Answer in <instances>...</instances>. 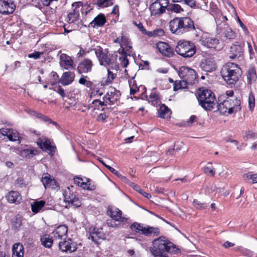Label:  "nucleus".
Returning <instances> with one entry per match:
<instances>
[{
  "mask_svg": "<svg viewBox=\"0 0 257 257\" xmlns=\"http://www.w3.org/2000/svg\"><path fill=\"white\" fill-rule=\"evenodd\" d=\"M181 22L180 18H176L171 20L169 23L170 30L173 34L177 35L182 34V30L181 29Z\"/></svg>",
  "mask_w": 257,
  "mask_h": 257,
  "instance_id": "26",
  "label": "nucleus"
},
{
  "mask_svg": "<svg viewBox=\"0 0 257 257\" xmlns=\"http://www.w3.org/2000/svg\"><path fill=\"white\" fill-rule=\"evenodd\" d=\"M78 82L79 84L85 85L88 88H90L92 84L91 81L86 80L84 77H81Z\"/></svg>",
  "mask_w": 257,
  "mask_h": 257,
  "instance_id": "57",
  "label": "nucleus"
},
{
  "mask_svg": "<svg viewBox=\"0 0 257 257\" xmlns=\"http://www.w3.org/2000/svg\"><path fill=\"white\" fill-rule=\"evenodd\" d=\"M90 230V237L91 239L95 242L98 243V239H104L105 235L101 228H97L95 227H91Z\"/></svg>",
  "mask_w": 257,
  "mask_h": 257,
  "instance_id": "24",
  "label": "nucleus"
},
{
  "mask_svg": "<svg viewBox=\"0 0 257 257\" xmlns=\"http://www.w3.org/2000/svg\"><path fill=\"white\" fill-rule=\"evenodd\" d=\"M95 55L98 59L99 63L106 68L110 67L112 70L117 72L119 66L117 63V56L108 54V51L100 46L94 48Z\"/></svg>",
  "mask_w": 257,
  "mask_h": 257,
  "instance_id": "3",
  "label": "nucleus"
},
{
  "mask_svg": "<svg viewBox=\"0 0 257 257\" xmlns=\"http://www.w3.org/2000/svg\"><path fill=\"white\" fill-rule=\"evenodd\" d=\"M64 196V201L66 204V208L73 207L76 208L81 205L80 199L70 191L69 187L65 190Z\"/></svg>",
  "mask_w": 257,
  "mask_h": 257,
  "instance_id": "10",
  "label": "nucleus"
},
{
  "mask_svg": "<svg viewBox=\"0 0 257 257\" xmlns=\"http://www.w3.org/2000/svg\"><path fill=\"white\" fill-rule=\"evenodd\" d=\"M15 8V5L12 0H2L1 2L0 13L2 14H12Z\"/></svg>",
  "mask_w": 257,
  "mask_h": 257,
  "instance_id": "17",
  "label": "nucleus"
},
{
  "mask_svg": "<svg viewBox=\"0 0 257 257\" xmlns=\"http://www.w3.org/2000/svg\"><path fill=\"white\" fill-rule=\"evenodd\" d=\"M243 178L246 182L251 180L252 184L257 183V173L253 174L251 172H249L243 175Z\"/></svg>",
  "mask_w": 257,
  "mask_h": 257,
  "instance_id": "41",
  "label": "nucleus"
},
{
  "mask_svg": "<svg viewBox=\"0 0 257 257\" xmlns=\"http://www.w3.org/2000/svg\"><path fill=\"white\" fill-rule=\"evenodd\" d=\"M106 23V18L102 14H99L94 20L89 23V25L93 28L102 27Z\"/></svg>",
  "mask_w": 257,
  "mask_h": 257,
  "instance_id": "29",
  "label": "nucleus"
},
{
  "mask_svg": "<svg viewBox=\"0 0 257 257\" xmlns=\"http://www.w3.org/2000/svg\"><path fill=\"white\" fill-rule=\"evenodd\" d=\"M247 45H248V52H249V55H250L249 57H250V59H252L255 57V53L256 51V48L255 46H254V49H253L252 46H251V45L248 42H247Z\"/></svg>",
  "mask_w": 257,
  "mask_h": 257,
  "instance_id": "54",
  "label": "nucleus"
},
{
  "mask_svg": "<svg viewBox=\"0 0 257 257\" xmlns=\"http://www.w3.org/2000/svg\"><path fill=\"white\" fill-rule=\"evenodd\" d=\"M197 99L199 104L206 110L211 111L216 107L215 96L210 90L204 89L200 91Z\"/></svg>",
  "mask_w": 257,
  "mask_h": 257,
  "instance_id": "4",
  "label": "nucleus"
},
{
  "mask_svg": "<svg viewBox=\"0 0 257 257\" xmlns=\"http://www.w3.org/2000/svg\"><path fill=\"white\" fill-rule=\"evenodd\" d=\"M41 241L42 245L47 248H50L53 243L52 238L47 235L43 236L41 238Z\"/></svg>",
  "mask_w": 257,
  "mask_h": 257,
  "instance_id": "43",
  "label": "nucleus"
},
{
  "mask_svg": "<svg viewBox=\"0 0 257 257\" xmlns=\"http://www.w3.org/2000/svg\"><path fill=\"white\" fill-rule=\"evenodd\" d=\"M187 83L182 79V81L176 80L174 81L173 89L174 91H177L180 89L186 87Z\"/></svg>",
  "mask_w": 257,
  "mask_h": 257,
  "instance_id": "47",
  "label": "nucleus"
},
{
  "mask_svg": "<svg viewBox=\"0 0 257 257\" xmlns=\"http://www.w3.org/2000/svg\"><path fill=\"white\" fill-rule=\"evenodd\" d=\"M130 228L132 230H135L137 231H141V233L143 234L144 226L141 223L134 222L131 225Z\"/></svg>",
  "mask_w": 257,
  "mask_h": 257,
  "instance_id": "50",
  "label": "nucleus"
},
{
  "mask_svg": "<svg viewBox=\"0 0 257 257\" xmlns=\"http://www.w3.org/2000/svg\"><path fill=\"white\" fill-rule=\"evenodd\" d=\"M38 154V151L35 149H24L20 151V155L27 159H30Z\"/></svg>",
  "mask_w": 257,
  "mask_h": 257,
  "instance_id": "34",
  "label": "nucleus"
},
{
  "mask_svg": "<svg viewBox=\"0 0 257 257\" xmlns=\"http://www.w3.org/2000/svg\"><path fill=\"white\" fill-rule=\"evenodd\" d=\"M113 2V0H97L96 4L98 7L105 8L112 5Z\"/></svg>",
  "mask_w": 257,
  "mask_h": 257,
  "instance_id": "46",
  "label": "nucleus"
},
{
  "mask_svg": "<svg viewBox=\"0 0 257 257\" xmlns=\"http://www.w3.org/2000/svg\"><path fill=\"white\" fill-rule=\"evenodd\" d=\"M176 52L184 58H190L196 53V47L193 43L185 40L177 42L175 49Z\"/></svg>",
  "mask_w": 257,
  "mask_h": 257,
  "instance_id": "5",
  "label": "nucleus"
},
{
  "mask_svg": "<svg viewBox=\"0 0 257 257\" xmlns=\"http://www.w3.org/2000/svg\"><path fill=\"white\" fill-rule=\"evenodd\" d=\"M244 46L245 43L244 41L235 42L230 47L228 53L229 58L233 60L236 57H242Z\"/></svg>",
  "mask_w": 257,
  "mask_h": 257,
  "instance_id": "11",
  "label": "nucleus"
},
{
  "mask_svg": "<svg viewBox=\"0 0 257 257\" xmlns=\"http://www.w3.org/2000/svg\"><path fill=\"white\" fill-rule=\"evenodd\" d=\"M50 78L48 81V83H49L52 85H54L58 82H60V79L57 73L55 72L52 71L50 74Z\"/></svg>",
  "mask_w": 257,
  "mask_h": 257,
  "instance_id": "44",
  "label": "nucleus"
},
{
  "mask_svg": "<svg viewBox=\"0 0 257 257\" xmlns=\"http://www.w3.org/2000/svg\"><path fill=\"white\" fill-rule=\"evenodd\" d=\"M43 54V52L35 51L34 53L29 54L28 55V57L31 58H34L35 59H38L39 58H40L41 55H42Z\"/></svg>",
  "mask_w": 257,
  "mask_h": 257,
  "instance_id": "61",
  "label": "nucleus"
},
{
  "mask_svg": "<svg viewBox=\"0 0 257 257\" xmlns=\"http://www.w3.org/2000/svg\"><path fill=\"white\" fill-rule=\"evenodd\" d=\"M74 181L75 184L83 188V186L82 185L84 183L85 181H83L82 178L79 177H76L74 178Z\"/></svg>",
  "mask_w": 257,
  "mask_h": 257,
  "instance_id": "60",
  "label": "nucleus"
},
{
  "mask_svg": "<svg viewBox=\"0 0 257 257\" xmlns=\"http://www.w3.org/2000/svg\"><path fill=\"white\" fill-rule=\"evenodd\" d=\"M157 47L159 51L165 56L170 57L174 54L173 49L166 43L159 42L157 44Z\"/></svg>",
  "mask_w": 257,
  "mask_h": 257,
  "instance_id": "22",
  "label": "nucleus"
},
{
  "mask_svg": "<svg viewBox=\"0 0 257 257\" xmlns=\"http://www.w3.org/2000/svg\"><path fill=\"white\" fill-rule=\"evenodd\" d=\"M200 43L209 48H215L219 44V40L208 33H204L201 36Z\"/></svg>",
  "mask_w": 257,
  "mask_h": 257,
  "instance_id": "13",
  "label": "nucleus"
},
{
  "mask_svg": "<svg viewBox=\"0 0 257 257\" xmlns=\"http://www.w3.org/2000/svg\"><path fill=\"white\" fill-rule=\"evenodd\" d=\"M119 91L115 88L110 87L109 88L106 94L103 98V101L98 99L93 100L92 103L95 105H101V106L106 105L107 101H109L110 103L114 104L119 99L120 96Z\"/></svg>",
  "mask_w": 257,
  "mask_h": 257,
  "instance_id": "6",
  "label": "nucleus"
},
{
  "mask_svg": "<svg viewBox=\"0 0 257 257\" xmlns=\"http://www.w3.org/2000/svg\"><path fill=\"white\" fill-rule=\"evenodd\" d=\"M220 73L223 79L227 84H234L238 81L242 71L238 65L228 62L223 65Z\"/></svg>",
  "mask_w": 257,
  "mask_h": 257,
  "instance_id": "2",
  "label": "nucleus"
},
{
  "mask_svg": "<svg viewBox=\"0 0 257 257\" xmlns=\"http://www.w3.org/2000/svg\"><path fill=\"white\" fill-rule=\"evenodd\" d=\"M67 227L65 225H60L58 226L54 231V237L56 239H60L63 236L66 235L67 233Z\"/></svg>",
  "mask_w": 257,
  "mask_h": 257,
  "instance_id": "33",
  "label": "nucleus"
},
{
  "mask_svg": "<svg viewBox=\"0 0 257 257\" xmlns=\"http://www.w3.org/2000/svg\"><path fill=\"white\" fill-rule=\"evenodd\" d=\"M248 106L250 110H253L255 106L254 96L252 93H250L248 99Z\"/></svg>",
  "mask_w": 257,
  "mask_h": 257,
  "instance_id": "52",
  "label": "nucleus"
},
{
  "mask_svg": "<svg viewBox=\"0 0 257 257\" xmlns=\"http://www.w3.org/2000/svg\"><path fill=\"white\" fill-rule=\"evenodd\" d=\"M154 37L162 36L164 34V31L162 29H157L153 30Z\"/></svg>",
  "mask_w": 257,
  "mask_h": 257,
  "instance_id": "64",
  "label": "nucleus"
},
{
  "mask_svg": "<svg viewBox=\"0 0 257 257\" xmlns=\"http://www.w3.org/2000/svg\"><path fill=\"white\" fill-rule=\"evenodd\" d=\"M85 181L82 185L83 189L87 190H94L96 187V184L90 179L85 178Z\"/></svg>",
  "mask_w": 257,
  "mask_h": 257,
  "instance_id": "42",
  "label": "nucleus"
},
{
  "mask_svg": "<svg viewBox=\"0 0 257 257\" xmlns=\"http://www.w3.org/2000/svg\"><path fill=\"white\" fill-rule=\"evenodd\" d=\"M92 66V61L88 58H86L79 64L77 71L80 74L88 73L91 71Z\"/></svg>",
  "mask_w": 257,
  "mask_h": 257,
  "instance_id": "23",
  "label": "nucleus"
},
{
  "mask_svg": "<svg viewBox=\"0 0 257 257\" xmlns=\"http://www.w3.org/2000/svg\"><path fill=\"white\" fill-rule=\"evenodd\" d=\"M242 254L243 255L247 257H254V253L253 252L247 249H244L242 250Z\"/></svg>",
  "mask_w": 257,
  "mask_h": 257,
  "instance_id": "63",
  "label": "nucleus"
},
{
  "mask_svg": "<svg viewBox=\"0 0 257 257\" xmlns=\"http://www.w3.org/2000/svg\"><path fill=\"white\" fill-rule=\"evenodd\" d=\"M203 172L205 174L210 175L211 176H214L215 174V169L211 162H208L207 166L203 168Z\"/></svg>",
  "mask_w": 257,
  "mask_h": 257,
  "instance_id": "45",
  "label": "nucleus"
},
{
  "mask_svg": "<svg viewBox=\"0 0 257 257\" xmlns=\"http://www.w3.org/2000/svg\"><path fill=\"white\" fill-rule=\"evenodd\" d=\"M107 213L109 216L116 221L123 222L127 221L128 218L122 216V212L117 208H108Z\"/></svg>",
  "mask_w": 257,
  "mask_h": 257,
  "instance_id": "15",
  "label": "nucleus"
},
{
  "mask_svg": "<svg viewBox=\"0 0 257 257\" xmlns=\"http://www.w3.org/2000/svg\"><path fill=\"white\" fill-rule=\"evenodd\" d=\"M19 134L17 132H14L11 130V133L9 135L8 138L10 141H16L19 139Z\"/></svg>",
  "mask_w": 257,
  "mask_h": 257,
  "instance_id": "55",
  "label": "nucleus"
},
{
  "mask_svg": "<svg viewBox=\"0 0 257 257\" xmlns=\"http://www.w3.org/2000/svg\"><path fill=\"white\" fill-rule=\"evenodd\" d=\"M74 80V74L70 71L64 72L61 79L60 83L63 85L71 84Z\"/></svg>",
  "mask_w": 257,
  "mask_h": 257,
  "instance_id": "31",
  "label": "nucleus"
},
{
  "mask_svg": "<svg viewBox=\"0 0 257 257\" xmlns=\"http://www.w3.org/2000/svg\"><path fill=\"white\" fill-rule=\"evenodd\" d=\"M178 73L179 77L187 84H194V81L197 78L195 71L186 66L181 67L178 71Z\"/></svg>",
  "mask_w": 257,
  "mask_h": 257,
  "instance_id": "7",
  "label": "nucleus"
},
{
  "mask_svg": "<svg viewBox=\"0 0 257 257\" xmlns=\"http://www.w3.org/2000/svg\"><path fill=\"white\" fill-rule=\"evenodd\" d=\"M169 4L168 0H157L150 6V10L152 16L160 17L163 14Z\"/></svg>",
  "mask_w": 257,
  "mask_h": 257,
  "instance_id": "9",
  "label": "nucleus"
},
{
  "mask_svg": "<svg viewBox=\"0 0 257 257\" xmlns=\"http://www.w3.org/2000/svg\"><path fill=\"white\" fill-rule=\"evenodd\" d=\"M197 120V116L196 115H192L189 117V120L187 121H186V125L187 126H190L195 122H196Z\"/></svg>",
  "mask_w": 257,
  "mask_h": 257,
  "instance_id": "62",
  "label": "nucleus"
},
{
  "mask_svg": "<svg viewBox=\"0 0 257 257\" xmlns=\"http://www.w3.org/2000/svg\"><path fill=\"white\" fill-rule=\"evenodd\" d=\"M222 33V36L225 38L226 39L231 40L234 39L235 36V33L231 28L226 26L223 28Z\"/></svg>",
  "mask_w": 257,
  "mask_h": 257,
  "instance_id": "39",
  "label": "nucleus"
},
{
  "mask_svg": "<svg viewBox=\"0 0 257 257\" xmlns=\"http://www.w3.org/2000/svg\"><path fill=\"white\" fill-rule=\"evenodd\" d=\"M45 201L43 200L36 201L31 204V209L33 212L37 213L40 212L45 205Z\"/></svg>",
  "mask_w": 257,
  "mask_h": 257,
  "instance_id": "37",
  "label": "nucleus"
},
{
  "mask_svg": "<svg viewBox=\"0 0 257 257\" xmlns=\"http://www.w3.org/2000/svg\"><path fill=\"white\" fill-rule=\"evenodd\" d=\"M225 101H227L229 105L228 114H232L240 110V101L236 97H227Z\"/></svg>",
  "mask_w": 257,
  "mask_h": 257,
  "instance_id": "21",
  "label": "nucleus"
},
{
  "mask_svg": "<svg viewBox=\"0 0 257 257\" xmlns=\"http://www.w3.org/2000/svg\"><path fill=\"white\" fill-rule=\"evenodd\" d=\"M123 55L119 57V60L120 61V65L124 68L126 67L128 64V60L127 58V56L124 55V53L123 54Z\"/></svg>",
  "mask_w": 257,
  "mask_h": 257,
  "instance_id": "56",
  "label": "nucleus"
},
{
  "mask_svg": "<svg viewBox=\"0 0 257 257\" xmlns=\"http://www.w3.org/2000/svg\"><path fill=\"white\" fill-rule=\"evenodd\" d=\"M60 65L65 69L74 68L73 60L68 55L63 54L60 57Z\"/></svg>",
  "mask_w": 257,
  "mask_h": 257,
  "instance_id": "27",
  "label": "nucleus"
},
{
  "mask_svg": "<svg viewBox=\"0 0 257 257\" xmlns=\"http://www.w3.org/2000/svg\"><path fill=\"white\" fill-rule=\"evenodd\" d=\"M230 6L231 7V9L233 11V12L234 13V14L236 15V18H237V22H238L240 26L241 27V28L242 29L244 33L246 35H248V33H249V32L247 29V28L245 27V26L243 24V23L241 21V20H240L239 18L237 16V13L236 12V11L234 9V8L231 5H230Z\"/></svg>",
  "mask_w": 257,
  "mask_h": 257,
  "instance_id": "48",
  "label": "nucleus"
},
{
  "mask_svg": "<svg viewBox=\"0 0 257 257\" xmlns=\"http://www.w3.org/2000/svg\"><path fill=\"white\" fill-rule=\"evenodd\" d=\"M150 250L155 257H167L168 253H177L179 249L165 237L161 236L153 240Z\"/></svg>",
  "mask_w": 257,
  "mask_h": 257,
  "instance_id": "1",
  "label": "nucleus"
},
{
  "mask_svg": "<svg viewBox=\"0 0 257 257\" xmlns=\"http://www.w3.org/2000/svg\"><path fill=\"white\" fill-rule=\"evenodd\" d=\"M12 257H23L24 248L22 244L20 243H15L12 247Z\"/></svg>",
  "mask_w": 257,
  "mask_h": 257,
  "instance_id": "30",
  "label": "nucleus"
},
{
  "mask_svg": "<svg viewBox=\"0 0 257 257\" xmlns=\"http://www.w3.org/2000/svg\"><path fill=\"white\" fill-rule=\"evenodd\" d=\"M72 6L74 8L73 12L68 14V21L69 23H74L78 20L80 11H81L82 13H85L86 15L92 9L91 8L88 11H84L85 8H87L88 6L86 5L83 7L81 2L74 3L72 4Z\"/></svg>",
  "mask_w": 257,
  "mask_h": 257,
  "instance_id": "8",
  "label": "nucleus"
},
{
  "mask_svg": "<svg viewBox=\"0 0 257 257\" xmlns=\"http://www.w3.org/2000/svg\"><path fill=\"white\" fill-rule=\"evenodd\" d=\"M170 114L169 108L164 104L160 106L158 110V116L163 118H167Z\"/></svg>",
  "mask_w": 257,
  "mask_h": 257,
  "instance_id": "38",
  "label": "nucleus"
},
{
  "mask_svg": "<svg viewBox=\"0 0 257 257\" xmlns=\"http://www.w3.org/2000/svg\"><path fill=\"white\" fill-rule=\"evenodd\" d=\"M229 105L227 101H225V100L223 101V102L219 103L217 105L218 111H219L220 113H222L224 115L229 114Z\"/></svg>",
  "mask_w": 257,
  "mask_h": 257,
  "instance_id": "40",
  "label": "nucleus"
},
{
  "mask_svg": "<svg viewBox=\"0 0 257 257\" xmlns=\"http://www.w3.org/2000/svg\"><path fill=\"white\" fill-rule=\"evenodd\" d=\"M6 197L8 201L10 203L19 204L22 200V197L20 193L16 191H11L8 192Z\"/></svg>",
  "mask_w": 257,
  "mask_h": 257,
  "instance_id": "25",
  "label": "nucleus"
},
{
  "mask_svg": "<svg viewBox=\"0 0 257 257\" xmlns=\"http://www.w3.org/2000/svg\"><path fill=\"white\" fill-rule=\"evenodd\" d=\"M37 143L41 149L49 154H53L54 152V148L51 144L50 140L45 137L42 136L39 138Z\"/></svg>",
  "mask_w": 257,
  "mask_h": 257,
  "instance_id": "16",
  "label": "nucleus"
},
{
  "mask_svg": "<svg viewBox=\"0 0 257 257\" xmlns=\"http://www.w3.org/2000/svg\"><path fill=\"white\" fill-rule=\"evenodd\" d=\"M41 181L45 188L56 189L59 188V185L56 181L48 173L43 174L41 178Z\"/></svg>",
  "mask_w": 257,
  "mask_h": 257,
  "instance_id": "18",
  "label": "nucleus"
},
{
  "mask_svg": "<svg viewBox=\"0 0 257 257\" xmlns=\"http://www.w3.org/2000/svg\"><path fill=\"white\" fill-rule=\"evenodd\" d=\"M133 187L135 190H136L137 192H139L143 196H144L146 198H148V199L151 198V194L145 192L138 185L133 184Z\"/></svg>",
  "mask_w": 257,
  "mask_h": 257,
  "instance_id": "49",
  "label": "nucleus"
},
{
  "mask_svg": "<svg viewBox=\"0 0 257 257\" xmlns=\"http://www.w3.org/2000/svg\"><path fill=\"white\" fill-rule=\"evenodd\" d=\"M169 10L171 12L179 13L183 11V9L178 4H173L170 6Z\"/></svg>",
  "mask_w": 257,
  "mask_h": 257,
  "instance_id": "51",
  "label": "nucleus"
},
{
  "mask_svg": "<svg viewBox=\"0 0 257 257\" xmlns=\"http://www.w3.org/2000/svg\"><path fill=\"white\" fill-rule=\"evenodd\" d=\"M59 249L62 252L71 253L76 250L77 244L71 239H67L59 243Z\"/></svg>",
  "mask_w": 257,
  "mask_h": 257,
  "instance_id": "14",
  "label": "nucleus"
},
{
  "mask_svg": "<svg viewBox=\"0 0 257 257\" xmlns=\"http://www.w3.org/2000/svg\"><path fill=\"white\" fill-rule=\"evenodd\" d=\"M256 135L251 131H247L245 132L244 138L245 140L248 139H253L255 138Z\"/></svg>",
  "mask_w": 257,
  "mask_h": 257,
  "instance_id": "59",
  "label": "nucleus"
},
{
  "mask_svg": "<svg viewBox=\"0 0 257 257\" xmlns=\"http://www.w3.org/2000/svg\"><path fill=\"white\" fill-rule=\"evenodd\" d=\"M114 42L119 44L121 49V52L123 54L126 53V52H128V53L132 52V43L126 36L121 34L114 40Z\"/></svg>",
  "mask_w": 257,
  "mask_h": 257,
  "instance_id": "12",
  "label": "nucleus"
},
{
  "mask_svg": "<svg viewBox=\"0 0 257 257\" xmlns=\"http://www.w3.org/2000/svg\"><path fill=\"white\" fill-rule=\"evenodd\" d=\"M160 234V229L159 227L149 225L144 226L143 234L145 236L154 237L159 235Z\"/></svg>",
  "mask_w": 257,
  "mask_h": 257,
  "instance_id": "28",
  "label": "nucleus"
},
{
  "mask_svg": "<svg viewBox=\"0 0 257 257\" xmlns=\"http://www.w3.org/2000/svg\"><path fill=\"white\" fill-rule=\"evenodd\" d=\"M200 66L202 70L206 72H212L215 70L216 64L213 58H208L202 60Z\"/></svg>",
  "mask_w": 257,
  "mask_h": 257,
  "instance_id": "20",
  "label": "nucleus"
},
{
  "mask_svg": "<svg viewBox=\"0 0 257 257\" xmlns=\"http://www.w3.org/2000/svg\"><path fill=\"white\" fill-rule=\"evenodd\" d=\"M13 227L19 229L22 225V219L20 217H16L12 222Z\"/></svg>",
  "mask_w": 257,
  "mask_h": 257,
  "instance_id": "53",
  "label": "nucleus"
},
{
  "mask_svg": "<svg viewBox=\"0 0 257 257\" xmlns=\"http://www.w3.org/2000/svg\"><path fill=\"white\" fill-rule=\"evenodd\" d=\"M182 34L185 32L195 30V28L193 21L188 17L180 18Z\"/></svg>",
  "mask_w": 257,
  "mask_h": 257,
  "instance_id": "19",
  "label": "nucleus"
},
{
  "mask_svg": "<svg viewBox=\"0 0 257 257\" xmlns=\"http://www.w3.org/2000/svg\"><path fill=\"white\" fill-rule=\"evenodd\" d=\"M147 99L154 106L159 105L161 103L160 96L154 90H152Z\"/></svg>",
  "mask_w": 257,
  "mask_h": 257,
  "instance_id": "32",
  "label": "nucleus"
},
{
  "mask_svg": "<svg viewBox=\"0 0 257 257\" xmlns=\"http://www.w3.org/2000/svg\"><path fill=\"white\" fill-rule=\"evenodd\" d=\"M194 206L198 209H204L207 207L206 205L204 203L200 202L197 200H194L193 202Z\"/></svg>",
  "mask_w": 257,
  "mask_h": 257,
  "instance_id": "58",
  "label": "nucleus"
},
{
  "mask_svg": "<svg viewBox=\"0 0 257 257\" xmlns=\"http://www.w3.org/2000/svg\"><path fill=\"white\" fill-rule=\"evenodd\" d=\"M247 83L251 85L257 79V75L255 69L254 68H249L246 73Z\"/></svg>",
  "mask_w": 257,
  "mask_h": 257,
  "instance_id": "35",
  "label": "nucleus"
},
{
  "mask_svg": "<svg viewBox=\"0 0 257 257\" xmlns=\"http://www.w3.org/2000/svg\"><path fill=\"white\" fill-rule=\"evenodd\" d=\"M110 67L107 68V78L102 81V83L103 85H108L112 83L113 80L116 77V73L111 71Z\"/></svg>",
  "mask_w": 257,
  "mask_h": 257,
  "instance_id": "36",
  "label": "nucleus"
}]
</instances>
